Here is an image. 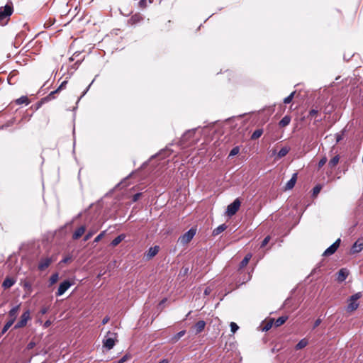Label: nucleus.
I'll return each instance as SVG.
<instances>
[{"label":"nucleus","instance_id":"nucleus-1","mask_svg":"<svg viewBox=\"0 0 363 363\" xmlns=\"http://www.w3.org/2000/svg\"><path fill=\"white\" fill-rule=\"evenodd\" d=\"M19 308H20V305H17L16 306H13L9 311V320L4 325V327L1 331V335L5 334L7 332V330L10 328V327L14 323V322L17 318Z\"/></svg>","mask_w":363,"mask_h":363},{"label":"nucleus","instance_id":"nucleus-2","mask_svg":"<svg viewBox=\"0 0 363 363\" xmlns=\"http://www.w3.org/2000/svg\"><path fill=\"white\" fill-rule=\"evenodd\" d=\"M12 5L6 4L0 8V25L4 26L7 23L9 17L13 13Z\"/></svg>","mask_w":363,"mask_h":363},{"label":"nucleus","instance_id":"nucleus-3","mask_svg":"<svg viewBox=\"0 0 363 363\" xmlns=\"http://www.w3.org/2000/svg\"><path fill=\"white\" fill-rule=\"evenodd\" d=\"M116 340V333L108 331L103 340L104 347L108 350H111L115 345Z\"/></svg>","mask_w":363,"mask_h":363},{"label":"nucleus","instance_id":"nucleus-4","mask_svg":"<svg viewBox=\"0 0 363 363\" xmlns=\"http://www.w3.org/2000/svg\"><path fill=\"white\" fill-rule=\"evenodd\" d=\"M196 229L193 228H190L187 232H186L178 238V242L181 243L182 245H186L189 243L193 239L196 235Z\"/></svg>","mask_w":363,"mask_h":363},{"label":"nucleus","instance_id":"nucleus-5","mask_svg":"<svg viewBox=\"0 0 363 363\" xmlns=\"http://www.w3.org/2000/svg\"><path fill=\"white\" fill-rule=\"evenodd\" d=\"M31 318L30 311H25L21 315L20 320L13 326L14 330L23 328L26 325L28 321Z\"/></svg>","mask_w":363,"mask_h":363},{"label":"nucleus","instance_id":"nucleus-6","mask_svg":"<svg viewBox=\"0 0 363 363\" xmlns=\"http://www.w3.org/2000/svg\"><path fill=\"white\" fill-rule=\"evenodd\" d=\"M240 204H241V202L239 199H235L233 203H231L230 204H229L227 206L225 213L228 216H234L237 213V211L239 210Z\"/></svg>","mask_w":363,"mask_h":363},{"label":"nucleus","instance_id":"nucleus-7","mask_svg":"<svg viewBox=\"0 0 363 363\" xmlns=\"http://www.w3.org/2000/svg\"><path fill=\"white\" fill-rule=\"evenodd\" d=\"M340 242H341L340 238L337 239L334 243H333L330 247H328L325 250L323 255V256H330V255L334 254L337 251V248L339 247Z\"/></svg>","mask_w":363,"mask_h":363},{"label":"nucleus","instance_id":"nucleus-8","mask_svg":"<svg viewBox=\"0 0 363 363\" xmlns=\"http://www.w3.org/2000/svg\"><path fill=\"white\" fill-rule=\"evenodd\" d=\"M363 250V238H359L350 249L351 254L360 252Z\"/></svg>","mask_w":363,"mask_h":363},{"label":"nucleus","instance_id":"nucleus-9","mask_svg":"<svg viewBox=\"0 0 363 363\" xmlns=\"http://www.w3.org/2000/svg\"><path fill=\"white\" fill-rule=\"evenodd\" d=\"M72 284L67 279L63 281L58 287L56 296H60L63 295L66 291L72 286Z\"/></svg>","mask_w":363,"mask_h":363},{"label":"nucleus","instance_id":"nucleus-10","mask_svg":"<svg viewBox=\"0 0 363 363\" xmlns=\"http://www.w3.org/2000/svg\"><path fill=\"white\" fill-rule=\"evenodd\" d=\"M52 262V259L50 257L42 258L38 264V269L40 271L45 270L50 266Z\"/></svg>","mask_w":363,"mask_h":363},{"label":"nucleus","instance_id":"nucleus-11","mask_svg":"<svg viewBox=\"0 0 363 363\" xmlns=\"http://www.w3.org/2000/svg\"><path fill=\"white\" fill-rule=\"evenodd\" d=\"M143 20V16L141 13H138L131 16L128 20V24L135 26Z\"/></svg>","mask_w":363,"mask_h":363},{"label":"nucleus","instance_id":"nucleus-12","mask_svg":"<svg viewBox=\"0 0 363 363\" xmlns=\"http://www.w3.org/2000/svg\"><path fill=\"white\" fill-rule=\"evenodd\" d=\"M16 283V279L9 277H6L2 283V287L4 289H9Z\"/></svg>","mask_w":363,"mask_h":363},{"label":"nucleus","instance_id":"nucleus-13","mask_svg":"<svg viewBox=\"0 0 363 363\" xmlns=\"http://www.w3.org/2000/svg\"><path fill=\"white\" fill-rule=\"evenodd\" d=\"M206 322L204 320L198 321L194 326V330L196 334L201 333L205 328Z\"/></svg>","mask_w":363,"mask_h":363},{"label":"nucleus","instance_id":"nucleus-14","mask_svg":"<svg viewBox=\"0 0 363 363\" xmlns=\"http://www.w3.org/2000/svg\"><path fill=\"white\" fill-rule=\"evenodd\" d=\"M86 227L85 225H82L79 227L73 233L72 238L74 240L79 239L85 232Z\"/></svg>","mask_w":363,"mask_h":363},{"label":"nucleus","instance_id":"nucleus-15","mask_svg":"<svg viewBox=\"0 0 363 363\" xmlns=\"http://www.w3.org/2000/svg\"><path fill=\"white\" fill-rule=\"evenodd\" d=\"M297 178V174L294 173L292 176V177L287 182L284 189L285 190H290L295 186Z\"/></svg>","mask_w":363,"mask_h":363},{"label":"nucleus","instance_id":"nucleus-16","mask_svg":"<svg viewBox=\"0 0 363 363\" xmlns=\"http://www.w3.org/2000/svg\"><path fill=\"white\" fill-rule=\"evenodd\" d=\"M348 276V272L346 269L342 268L337 272V280L340 282L344 281Z\"/></svg>","mask_w":363,"mask_h":363},{"label":"nucleus","instance_id":"nucleus-17","mask_svg":"<svg viewBox=\"0 0 363 363\" xmlns=\"http://www.w3.org/2000/svg\"><path fill=\"white\" fill-rule=\"evenodd\" d=\"M159 252V247L155 245L149 248L147 253L146 254L147 259H150L155 256Z\"/></svg>","mask_w":363,"mask_h":363},{"label":"nucleus","instance_id":"nucleus-18","mask_svg":"<svg viewBox=\"0 0 363 363\" xmlns=\"http://www.w3.org/2000/svg\"><path fill=\"white\" fill-rule=\"evenodd\" d=\"M67 84V80L63 81V82L61 83V84L59 86V87H58L56 90L53 91H51V92L49 94V95L48 96V98L49 99H54V98H55V94L56 93H57L59 91H60V90L63 89L66 86V84Z\"/></svg>","mask_w":363,"mask_h":363},{"label":"nucleus","instance_id":"nucleus-19","mask_svg":"<svg viewBox=\"0 0 363 363\" xmlns=\"http://www.w3.org/2000/svg\"><path fill=\"white\" fill-rule=\"evenodd\" d=\"M197 128H193L191 130H186L182 135L183 140H187L190 138L193 137L196 131Z\"/></svg>","mask_w":363,"mask_h":363},{"label":"nucleus","instance_id":"nucleus-20","mask_svg":"<svg viewBox=\"0 0 363 363\" xmlns=\"http://www.w3.org/2000/svg\"><path fill=\"white\" fill-rule=\"evenodd\" d=\"M125 238V235L124 234H121L119 235L118 236H117L116 238H115L111 242V245L112 247H116L121 242H122Z\"/></svg>","mask_w":363,"mask_h":363},{"label":"nucleus","instance_id":"nucleus-21","mask_svg":"<svg viewBox=\"0 0 363 363\" xmlns=\"http://www.w3.org/2000/svg\"><path fill=\"white\" fill-rule=\"evenodd\" d=\"M226 228H227V225L225 224H221L213 230L212 235L213 236H217L219 234H220L222 232H223Z\"/></svg>","mask_w":363,"mask_h":363},{"label":"nucleus","instance_id":"nucleus-22","mask_svg":"<svg viewBox=\"0 0 363 363\" xmlns=\"http://www.w3.org/2000/svg\"><path fill=\"white\" fill-rule=\"evenodd\" d=\"M251 258H252V254H250V253L247 254L245 255V257L243 258V259L240 262V263L239 264V268L242 269V268L245 267L248 264V262Z\"/></svg>","mask_w":363,"mask_h":363},{"label":"nucleus","instance_id":"nucleus-23","mask_svg":"<svg viewBox=\"0 0 363 363\" xmlns=\"http://www.w3.org/2000/svg\"><path fill=\"white\" fill-rule=\"evenodd\" d=\"M308 340L306 338H303L296 344V345L295 346V349L296 350H301V349L304 348L305 347H306L308 345Z\"/></svg>","mask_w":363,"mask_h":363},{"label":"nucleus","instance_id":"nucleus-24","mask_svg":"<svg viewBox=\"0 0 363 363\" xmlns=\"http://www.w3.org/2000/svg\"><path fill=\"white\" fill-rule=\"evenodd\" d=\"M291 122V116L286 115L282 118V119L279 122V125L280 127H285L288 125Z\"/></svg>","mask_w":363,"mask_h":363},{"label":"nucleus","instance_id":"nucleus-25","mask_svg":"<svg viewBox=\"0 0 363 363\" xmlns=\"http://www.w3.org/2000/svg\"><path fill=\"white\" fill-rule=\"evenodd\" d=\"M186 333V330H183L177 333L171 338V342L173 343L177 342L182 337H183Z\"/></svg>","mask_w":363,"mask_h":363},{"label":"nucleus","instance_id":"nucleus-26","mask_svg":"<svg viewBox=\"0 0 363 363\" xmlns=\"http://www.w3.org/2000/svg\"><path fill=\"white\" fill-rule=\"evenodd\" d=\"M340 161V156L339 155H335V157H333L328 162V166L333 169V167H335L339 162Z\"/></svg>","mask_w":363,"mask_h":363},{"label":"nucleus","instance_id":"nucleus-27","mask_svg":"<svg viewBox=\"0 0 363 363\" xmlns=\"http://www.w3.org/2000/svg\"><path fill=\"white\" fill-rule=\"evenodd\" d=\"M358 306H359V303H357V301H349V303L347 307V311H354L356 309H357Z\"/></svg>","mask_w":363,"mask_h":363},{"label":"nucleus","instance_id":"nucleus-28","mask_svg":"<svg viewBox=\"0 0 363 363\" xmlns=\"http://www.w3.org/2000/svg\"><path fill=\"white\" fill-rule=\"evenodd\" d=\"M287 319H288V316H281V317L278 318L274 322L275 326L276 327L281 326L287 320Z\"/></svg>","mask_w":363,"mask_h":363},{"label":"nucleus","instance_id":"nucleus-29","mask_svg":"<svg viewBox=\"0 0 363 363\" xmlns=\"http://www.w3.org/2000/svg\"><path fill=\"white\" fill-rule=\"evenodd\" d=\"M289 148L288 147H282L279 151V152L277 153V157L278 158H281L284 156H286L288 152H289Z\"/></svg>","mask_w":363,"mask_h":363},{"label":"nucleus","instance_id":"nucleus-30","mask_svg":"<svg viewBox=\"0 0 363 363\" xmlns=\"http://www.w3.org/2000/svg\"><path fill=\"white\" fill-rule=\"evenodd\" d=\"M262 133H263L262 129H257L252 134L251 139L256 140V139L259 138L262 135Z\"/></svg>","mask_w":363,"mask_h":363},{"label":"nucleus","instance_id":"nucleus-31","mask_svg":"<svg viewBox=\"0 0 363 363\" xmlns=\"http://www.w3.org/2000/svg\"><path fill=\"white\" fill-rule=\"evenodd\" d=\"M16 103L17 104H25L26 105H28L29 104V101L27 96H22L18 99H16Z\"/></svg>","mask_w":363,"mask_h":363},{"label":"nucleus","instance_id":"nucleus-32","mask_svg":"<svg viewBox=\"0 0 363 363\" xmlns=\"http://www.w3.org/2000/svg\"><path fill=\"white\" fill-rule=\"evenodd\" d=\"M59 279V274L58 273H54L52 274L50 277V279H49V281H50V286L55 284Z\"/></svg>","mask_w":363,"mask_h":363},{"label":"nucleus","instance_id":"nucleus-33","mask_svg":"<svg viewBox=\"0 0 363 363\" xmlns=\"http://www.w3.org/2000/svg\"><path fill=\"white\" fill-rule=\"evenodd\" d=\"M321 189H322V185H320V184L315 185L313 189L312 196L315 197L319 194V192L320 191Z\"/></svg>","mask_w":363,"mask_h":363},{"label":"nucleus","instance_id":"nucleus-34","mask_svg":"<svg viewBox=\"0 0 363 363\" xmlns=\"http://www.w3.org/2000/svg\"><path fill=\"white\" fill-rule=\"evenodd\" d=\"M240 152V147L235 146L234 147L230 152L228 157H234L237 155Z\"/></svg>","mask_w":363,"mask_h":363},{"label":"nucleus","instance_id":"nucleus-35","mask_svg":"<svg viewBox=\"0 0 363 363\" xmlns=\"http://www.w3.org/2000/svg\"><path fill=\"white\" fill-rule=\"evenodd\" d=\"M296 91L291 92L288 96L284 99V103L285 104H290L291 101L293 100V98L294 96Z\"/></svg>","mask_w":363,"mask_h":363},{"label":"nucleus","instance_id":"nucleus-36","mask_svg":"<svg viewBox=\"0 0 363 363\" xmlns=\"http://www.w3.org/2000/svg\"><path fill=\"white\" fill-rule=\"evenodd\" d=\"M273 323H274L273 320H270L269 321L265 323L264 326L262 328V331L269 330L272 328Z\"/></svg>","mask_w":363,"mask_h":363},{"label":"nucleus","instance_id":"nucleus-37","mask_svg":"<svg viewBox=\"0 0 363 363\" xmlns=\"http://www.w3.org/2000/svg\"><path fill=\"white\" fill-rule=\"evenodd\" d=\"M106 230H103L101 232L94 240V243L99 242L106 235Z\"/></svg>","mask_w":363,"mask_h":363},{"label":"nucleus","instance_id":"nucleus-38","mask_svg":"<svg viewBox=\"0 0 363 363\" xmlns=\"http://www.w3.org/2000/svg\"><path fill=\"white\" fill-rule=\"evenodd\" d=\"M362 297V293L357 292L352 296H350L349 301H357L359 298Z\"/></svg>","mask_w":363,"mask_h":363},{"label":"nucleus","instance_id":"nucleus-39","mask_svg":"<svg viewBox=\"0 0 363 363\" xmlns=\"http://www.w3.org/2000/svg\"><path fill=\"white\" fill-rule=\"evenodd\" d=\"M362 297V293L357 292L352 296H350L349 301H357L359 298Z\"/></svg>","mask_w":363,"mask_h":363},{"label":"nucleus","instance_id":"nucleus-40","mask_svg":"<svg viewBox=\"0 0 363 363\" xmlns=\"http://www.w3.org/2000/svg\"><path fill=\"white\" fill-rule=\"evenodd\" d=\"M327 161H328V159H327L326 156L323 157L318 162V168L320 169L323 165H325V164L327 162Z\"/></svg>","mask_w":363,"mask_h":363},{"label":"nucleus","instance_id":"nucleus-41","mask_svg":"<svg viewBox=\"0 0 363 363\" xmlns=\"http://www.w3.org/2000/svg\"><path fill=\"white\" fill-rule=\"evenodd\" d=\"M344 133H345V130H343L341 133H337L335 134V139H336L337 143H338L339 142H340L342 140Z\"/></svg>","mask_w":363,"mask_h":363},{"label":"nucleus","instance_id":"nucleus-42","mask_svg":"<svg viewBox=\"0 0 363 363\" xmlns=\"http://www.w3.org/2000/svg\"><path fill=\"white\" fill-rule=\"evenodd\" d=\"M270 239H271V237L269 235L266 236L264 238V240L262 241L260 247L262 248V247H265L269 242Z\"/></svg>","mask_w":363,"mask_h":363},{"label":"nucleus","instance_id":"nucleus-43","mask_svg":"<svg viewBox=\"0 0 363 363\" xmlns=\"http://www.w3.org/2000/svg\"><path fill=\"white\" fill-rule=\"evenodd\" d=\"M230 330L233 333H235L239 329L238 325L234 322L230 323Z\"/></svg>","mask_w":363,"mask_h":363},{"label":"nucleus","instance_id":"nucleus-44","mask_svg":"<svg viewBox=\"0 0 363 363\" xmlns=\"http://www.w3.org/2000/svg\"><path fill=\"white\" fill-rule=\"evenodd\" d=\"M95 233L94 231H89L84 237V241H87L89 240L92 236Z\"/></svg>","mask_w":363,"mask_h":363},{"label":"nucleus","instance_id":"nucleus-45","mask_svg":"<svg viewBox=\"0 0 363 363\" xmlns=\"http://www.w3.org/2000/svg\"><path fill=\"white\" fill-rule=\"evenodd\" d=\"M13 123V121H9L6 122L5 124L2 125L0 127V129L6 128L11 126Z\"/></svg>","mask_w":363,"mask_h":363},{"label":"nucleus","instance_id":"nucleus-46","mask_svg":"<svg viewBox=\"0 0 363 363\" xmlns=\"http://www.w3.org/2000/svg\"><path fill=\"white\" fill-rule=\"evenodd\" d=\"M141 195H142L141 193H137V194H134L133 198H132V201L133 202H136L140 199Z\"/></svg>","mask_w":363,"mask_h":363},{"label":"nucleus","instance_id":"nucleus-47","mask_svg":"<svg viewBox=\"0 0 363 363\" xmlns=\"http://www.w3.org/2000/svg\"><path fill=\"white\" fill-rule=\"evenodd\" d=\"M318 113V111L317 109H311L309 111L308 117H313L314 116H316Z\"/></svg>","mask_w":363,"mask_h":363},{"label":"nucleus","instance_id":"nucleus-48","mask_svg":"<svg viewBox=\"0 0 363 363\" xmlns=\"http://www.w3.org/2000/svg\"><path fill=\"white\" fill-rule=\"evenodd\" d=\"M35 346V342H33V341H30L26 346V349L28 350H30L31 349H33L34 347Z\"/></svg>","mask_w":363,"mask_h":363},{"label":"nucleus","instance_id":"nucleus-49","mask_svg":"<svg viewBox=\"0 0 363 363\" xmlns=\"http://www.w3.org/2000/svg\"><path fill=\"white\" fill-rule=\"evenodd\" d=\"M138 4L140 8H145L147 6V1L146 0H140L139 1Z\"/></svg>","mask_w":363,"mask_h":363},{"label":"nucleus","instance_id":"nucleus-50","mask_svg":"<svg viewBox=\"0 0 363 363\" xmlns=\"http://www.w3.org/2000/svg\"><path fill=\"white\" fill-rule=\"evenodd\" d=\"M48 311V307H43L40 311V313L43 315L47 313Z\"/></svg>","mask_w":363,"mask_h":363},{"label":"nucleus","instance_id":"nucleus-51","mask_svg":"<svg viewBox=\"0 0 363 363\" xmlns=\"http://www.w3.org/2000/svg\"><path fill=\"white\" fill-rule=\"evenodd\" d=\"M94 82V79H93V80H92V82L90 83V84H89V85L87 86V88L84 90V91L83 92L82 95L81 96V98H82V96H84L86 94V92L88 91V90L89 89V88H90L91 85L93 84V82Z\"/></svg>","mask_w":363,"mask_h":363},{"label":"nucleus","instance_id":"nucleus-52","mask_svg":"<svg viewBox=\"0 0 363 363\" xmlns=\"http://www.w3.org/2000/svg\"><path fill=\"white\" fill-rule=\"evenodd\" d=\"M321 323V319L320 318H318L315 323H314V325H313V328H315L316 327H318Z\"/></svg>","mask_w":363,"mask_h":363},{"label":"nucleus","instance_id":"nucleus-53","mask_svg":"<svg viewBox=\"0 0 363 363\" xmlns=\"http://www.w3.org/2000/svg\"><path fill=\"white\" fill-rule=\"evenodd\" d=\"M109 320V317L108 316H106L103 318L102 321H101V324L102 325H105L106 324Z\"/></svg>","mask_w":363,"mask_h":363},{"label":"nucleus","instance_id":"nucleus-54","mask_svg":"<svg viewBox=\"0 0 363 363\" xmlns=\"http://www.w3.org/2000/svg\"><path fill=\"white\" fill-rule=\"evenodd\" d=\"M128 356L126 354V355H124L119 361L118 363H123L125 361L127 360Z\"/></svg>","mask_w":363,"mask_h":363},{"label":"nucleus","instance_id":"nucleus-55","mask_svg":"<svg viewBox=\"0 0 363 363\" xmlns=\"http://www.w3.org/2000/svg\"><path fill=\"white\" fill-rule=\"evenodd\" d=\"M158 363H169V360L167 359H163L161 361H160Z\"/></svg>","mask_w":363,"mask_h":363},{"label":"nucleus","instance_id":"nucleus-56","mask_svg":"<svg viewBox=\"0 0 363 363\" xmlns=\"http://www.w3.org/2000/svg\"><path fill=\"white\" fill-rule=\"evenodd\" d=\"M209 293H210V289H209V288L208 287V288H206V289H205V291H204V294H205L206 295H208V294H209Z\"/></svg>","mask_w":363,"mask_h":363},{"label":"nucleus","instance_id":"nucleus-57","mask_svg":"<svg viewBox=\"0 0 363 363\" xmlns=\"http://www.w3.org/2000/svg\"><path fill=\"white\" fill-rule=\"evenodd\" d=\"M50 325V322L49 320H47V321L45 323V327H48Z\"/></svg>","mask_w":363,"mask_h":363},{"label":"nucleus","instance_id":"nucleus-58","mask_svg":"<svg viewBox=\"0 0 363 363\" xmlns=\"http://www.w3.org/2000/svg\"><path fill=\"white\" fill-rule=\"evenodd\" d=\"M69 260V257H66V258L63 259L62 260V262H65H65H67Z\"/></svg>","mask_w":363,"mask_h":363},{"label":"nucleus","instance_id":"nucleus-59","mask_svg":"<svg viewBox=\"0 0 363 363\" xmlns=\"http://www.w3.org/2000/svg\"><path fill=\"white\" fill-rule=\"evenodd\" d=\"M318 267L315 268V269L312 271V272H311V274H313L315 273V272H316V271L318 270Z\"/></svg>","mask_w":363,"mask_h":363},{"label":"nucleus","instance_id":"nucleus-60","mask_svg":"<svg viewBox=\"0 0 363 363\" xmlns=\"http://www.w3.org/2000/svg\"><path fill=\"white\" fill-rule=\"evenodd\" d=\"M167 150H162L160 152H159L157 155H162L163 152H166Z\"/></svg>","mask_w":363,"mask_h":363},{"label":"nucleus","instance_id":"nucleus-61","mask_svg":"<svg viewBox=\"0 0 363 363\" xmlns=\"http://www.w3.org/2000/svg\"><path fill=\"white\" fill-rule=\"evenodd\" d=\"M289 300V298L286 299V301H285V302H284V305H286V304H287V303H288Z\"/></svg>","mask_w":363,"mask_h":363},{"label":"nucleus","instance_id":"nucleus-62","mask_svg":"<svg viewBox=\"0 0 363 363\" xmlns=\"http://www.w3.org/2000/svg\"><path fill=\"white\" fill-rule=\"evenodd\" d=\"M165 300H166V299H163V300L160 302V304H162V303H164Z\"/></svg>","mask_w":363,"mask_h":363},{"label":"nucleus","instance_id":"nucleus-63","mask_svg":"<svg viewBox=\"0 0 363 363\" xmlns=\"http://www.w3.org/2000/svg\"><path fill=\"white\" fill-rule=\"evenodd\" d=\"M188 270H189L188 268L185 269L184 272L186 273L188 272Z\"/></svg>","mask_w":363,"mask_h":363},{"label":"nucleus","instance_id":"nucleus-64","mask_svg":"<svg viewBox=\"0 0 363 363\" xmlns=\"http://www.w3.org/2000/svg\"><path fill=\"white\" fill-rule=\"evenodd\" d=\"M82 216V213H79L77 216V217H80Z\"/></svg>","mask_w":363,"mask_h":363}]
</instances>
